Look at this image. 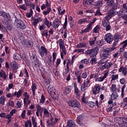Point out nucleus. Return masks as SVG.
I'll list each match as a JSON object with an SVG mask.
<instances>
[{
	"label": "nucleus",
	"mask_w": 127,
	"mask_h": 127,
	"mask_svg": "<svg viewBox=\"0 0 127 127\" xmlns=\"http://www.w3.org/2000/svg\"><path fill=\"white\" fill-rule=\"evenodd\" d=\"M16 109H12V110H11V111L9 113V115H10V116H11L12 117H13V114H16Z\"/></svg>",
	"instance_id": "nucleus-63"
},
{
	"label": "nucleus",
	"mask_w": 127,
	"mask_h": 127,
	"mask_svg": "<svg viewBox=\"0 0 127 127\" xmlns=\"http://www.w3.org/2000/svg\"><path fill=\"white\" fill-rule=\"evenodd\" d=\"M56 57H57L56 53L54 52L53 53V63H54L55 62V61L56 60Z\"/></svg>",
	"instance_id": "nucleus-64"
},
{
	"label": "nucleus",
	"mask_w": 127,
	"mask_h": 127,
	"mask_svg": "<svg viewBox=\"0 0 127 127\" xmlns=\"http://www.w3.org/2000/svg\"><path fill=\"white\" fill-rule=\"evenodd\" d=\"M87 86L86 85L85 82H83V83L81 85V91H85V90H86V88H87Z\"/></svg>",
	"instance_id": "nucleus-58"
},
{
	"label": "nucleus",
	"mask_w": 127,
	"mask_h": 127,
	"mask_svg": "<svg viewBox=\"0 0 127 127\" xmlns=\"http://www.w3.org/2000/svg\"><path fill=\"white\" fill-rule=\"evenodd\" d=\"M61 64V59H57L56 63V68H58V66Z\"/></svg>",
	"instance_id": "nucleus-54"
},
{
	"label": "nucleus",
	"mask_w": 127,
	"mask_h": 127,
	"mask_svg": "<svg viewBox=\"0 0 127 127\" xmlns=\"http://www.w3.org/2000/svg\"><path fill=\"white\" fill-rule=\"evenodd\" d=\"M68 20L67 19V17H65V21L64 22L63 25V29H64V30H67V23Z\"/></svg>",
	"instance_id": "nucleus-42"
},
{
	"label": "nucleus",
	"mask_w": 127,
	"mask_h": 127,
	"mask_svg": "<svg viewBox=\"0 0 127 127\" xmlns=\"http://www.w3.org/2000/svg\"><path fill=\"white\" fill-rule=\"evenodd\" d=\"M74 93L76 96H80V90H79V89L77 87V84H74Z\"/></svg>",
	"instance_id": "nucleus-34"
},
{
	"label": "nucleus",
	"mask_w": 127,
	"mask_h": 127,
	"mask_svg": "<svg viewBox=\"0 0 127 127\" xmlns=\"http://www.w3.org/2000/svg\"><path fill=\"white\" fill-rule=\"evenodd\" d=\"M22 95V90L20 89L18 91H15L13 95L11 93H8L6 94V97H7V98H11V97H13V96H14L15 97H16V98H19L20 97H21Z\"/></svg>",
	"instance_id": "nucleus-7"
},
{
	"label": "nucleus",
	"mask_w": 127,
	"mask_h": 127,
	"mask_svg": "<svg viewBox=\"0 0 127 127\" xmlns=\"http://www.w3.org/2000/svg\"><path fill=\"white\" fill-rule=\"evenodd\" d=\"M69 72H70V69H69V68L68 67L65 68V71L63 73V75L64 76V77H65V76H66V75H67V74H68Z\"/></svg>",
	"instance_id": "nucleus-50"
},
{
	"label": "nucleus",
	"mask_w": 127,
	"mask_h": 127,
	"mask_svg": "<svg viewBox=\"0 0 127 127\" xmlns=\"http://www.w3.org/2000/svg\"><path fill=\"white\" fill-rule=\"evenodd\" d=\"M26 6H30L31 5V3H30V0H24Z\"/></svg>",
	"instance_id": "nucleus-60"
},
{
	"label": "nucleus",
	"mask_w": 127,
	"mask_h": 127,
	"mask_svg": "<svg viewBox=\"0 0 127 127\" xmlns=\"http://www.w3.org/2000/svg\"><path fill=\"white\" fill-rule=\"evenodd\" d=\"M122 49H120L118 52L116 53L114 55H113L114 58H118L119 56H121V54H122Z\"/></svg>",
	"instance_id": "nucleus-40"
},
{
	"label": "nucleus",
	"mask_w": 127,
	"mask_h": 127,
	"mask_svg": "<svg viewBox=\"0 0 127 127\" xmlns=\"http://www.w3.org/2000/svg\"><path fill=\"white\" fill-rule=\"evenodd\" d=\"M86 46H87V44L84 42L79 43L76 45L77 48H84V47H86Z\"/></svg>",
	"instance_id": "nucleus-31"
},
{
	"label": "nucleus",
	"mask_w": 127,
	"mask_h": 127,
	"mask_svg": "<svg viewBox=\"0 0 127 127\" xmlns=\"http://www.w3.org/2000/svg\"><path fill=\"white\" fill-rule=\"evenodd\" d=\"M108 72H106L104 73L103 76H101L99 78L98 77L97 75H94V78H95L96 82H103L107 77H108Z\"/></svg>",
	"instance_id": "nucleus-10"
},
{
	"label": "nucleus",
	"mask_w": 127,
	"mask_h": 127,
	"mask_svg": "<svg viewBox=\"0 0 127 127\" xmlns=\"http://www.w3.org/2000/svg\"><path fill=\"white\" fill-rule=\"evenodd\" d=\"M5 102V98H4V96H1L0 98V104H1V105H4Z\"/></svg>",
	"instance_id": "nucleus-51"
},
{
	"label": "nucleus",
	"mask_w": 127,
	"mask_h": 127,
	"mask_svg": "<svg viewBox=\"0 0 127 127\" xmlns=\"http://www.w3.org/2000/svg\"><path fill=\"white\" fill-rule=\"evenodd\" d=\"M50 11H51V8H48L47 11H43V14L44 15H47V14H49V13H50Z\"/></svg>",
	"instance_id": "nucleus-49"
},
{
	"label": "nucleus",
	"mask_w": 127,
	"mask_h": 127,
	"mask_svg": "<svg viewBox=\"0 0 127 127\" xmlns=\"http://www.w3.org/2000/svg\"><path fill=\"white\" fill-rule=\"evenodd\" d=\"M0 76L1 77V78H3L4 80H6V78H7V76L5 74V72L3 73L0 72Z\"/></svg>",
	"instance_id": "nucleus-53"
},
{
	"label": "nucleus",
	"mask_w": 127,
	"mask_h": 127,
	"mask_svg": "<svg viewBox=\"0 0 127 127\" xmlns=\"http://www.w3.org/2000/svg\"><path fill=\"white\" fill-rule=\"evenodd\" d=\"M36 108L39 112H41L42 113H43V112H44V109H46L44 107H41L40 105H37Z\"/></svg>",
	"instance_id": "nucleus-43"
},
{
	"label": "nucleus",
	"mask_w": 127,
	"mask_h": 127,
	"mask_svg": "<svg viewBox=\"0 0 127 127\" xmlns=\"http://www.w3.org/2000/svg\"><path fill=\"white\" fill-rule=\"evenodd\" d=\"M101 57L103 59H107V58H111V54H110L109 50L107 49L103 50V53L101 54Z\"/></svg>",
	"instance_id": "nucleus-11"
},
{
	"label": "nucleus",
	"mask_w": 127,
	"mask_h": 127,
	"mask_svg": "<svg viewBox=\"0 0 127 127\" xmlns=\"http://www.w3.org/2000/svg\"><path fill=\"white\" fill-rule=\"evenodd\" d=\"M111 90H112V92H115V91L117 90V87L116 86V85L112 84Z\"/></svg>",
	"instance_id": "nucleus-61"
},
{
	"label": "nucleus",
	"mask_w": 127,
	"mask_h": 127,
	"mask_svg": "<svg viewBox=\"0 0 127 127\" xmlns=\"http://www.w3.org/2000/svg\"><path fill=\"white\" fill-rule=\"evenodd\" d=\"M127 11L121 9V10L119 11V17H127Z\"/></svg>",
	"instance_id": "nucleus-23"
},
{
	"label": "nucleus",
	"mask_w": 127,
	"mask_h": 127,
	"mask_svg": "<svg viewBox=\"0 0 127 127\" xmlns=\"http://www.w3.org/2000/svg\"><path fill=\"white\" fill-rule=\"evenodd\" d=\"M59 47L61 49H64L65 48V45H64V42L62 39L59 40Z\"/></svg>",
	"instance_id": "nucleus-29"
},
{
	"label": "nucleus",
	"mask_w": 127,
	"mask_h": 127,
	"mask_svg": "<svg viewBox=\"0 0 127 127\" xmlns=\"http://www.w3.org/2000/svg\"><path fill=\"white\" fill-rule=\"evenodd\" d=\"M111 78H112L111 81H115V80H117V79L119 78V75L113 74L112 75Z\"/></svg>",
	"instance_id": "nucleus-59"
},
{
	"label": "nucleus",
	"mask_w": 127,
	"mask_h": 127,
	"mask_svg": "<svg viewBox=\"0 0 127 127\" xmlns=\"http://www.w3.org/2000/svg\"><path fill=\"white\" fill-rule=\"evenodd\" d=\"M25 45H26V47H28L29 48H31L32 46H33V42L32 41H26L25 42Z\"/></svg>",
	"instance_id": "nucleus-28"
},
{
	"label": "nucleus",
	"mask_w": 127,
	"mask_h": 127,
	"mask_svg": "<svg viewBox=\"0 0 127 127\" xmlns=\"http://www.w3.org/2000/svg\"><path fill=\"white\" fill-rule=\"evenodd\" d=\"M47 63L48 64L50 67L53 66L54 63H53V60H52V56L49 55L47 56Z\"/></svg>",
	"instance_id": "nucleus-20"
},
{
	"label": "nucleus",
	"mask_w": 127,
	"mask_h": 127,
	"mask_svg": "<svg viewBox=\"0 0 127 127\" xmlns=\"http://www.w3.org/2000/svg\"><path fill=\"white\" fill-rule=\"evenodd\" d=\"M54 73L56 77H59L60 76V72L57 69L54 70Z\"/></svg>",
	"instance_id": "nucleus-62"
},
{
	"label": "nucleus",
	"mask_w": 127,
	"mask_h": 127,
	"mask_svg": "<svg viewBox=\"0 0 127 127\" xmlns=\"http://www.w3.org/2000/svg\"><path fill=\"white\" fill-rule=\"evenodd\" d=\"M10 66L11 69H12L13 71H16L17 69H18V64L15 61H13L10 63Z\"/></svg>",
	"instance_id": "nucleus-17"
},
{
	"label": "nucleus",
	"mask_w": 127,
	"mask_h": 127,
	"mask_svg": "<svg viewBox=\"0 0 127 127\" xmlns=\"http://www.w3.org/2000/svg\"><path fill=\"white\" fill-rule=\"evenodd\" d=\"M42 36H46V37H48V30L46 29L43 31L42 33Z\"/></svg>",
	"instance_id": "nucleus-52"
},
{
	"label": "nucleus",
	"mask_w": 127,
	"mask_h": 127,
	"mask_svg": "<svg viewBox=\"0 0 127 127\" xmlns=\"http://www.w3.org/2000/svg\"><path fill=\"white\" fill-rule=\"evenodd\" d=\"M23 73L25 75V76H24V77L27 78V79H29V73H28V71L27 70V69L26 68H25L24 69Z\"/></svg>",
	"instance_id": "nucleus-45"
},
{
	"label": "nucleus",
	"mask_w": 127,
	"mask_h": 127,
	"mask_svg": "<svg viewBox=\"0 0 127 127\" xmlns=\"http://www.w3.org/2000/svg\"><path fill=\"white\" fill-rule=\"evenodd\" d=\"M22 58L27 66H30V61L28 60V57L26 56V55L23 54L22 55Z\"/></svg>",
	"instance_id": "nucleus-15"
},
{
	"label": "nucleus",
	"mask_w": 127,
	"mask_h": 127,
	"mask_svg": "<svg viewBox=\"0 0 127 127\" xmlns=\"http://www.w3.org/2000/svg\"><path fill=\"white\" fill-rule=\"evenodd\" d=\"M104 1L107 2L106 4L108 7L110 8L109 13L113 12V13H114V15L118 14V11H116L118 7L116 6H115V1L114 0H104Z\"/></svg>",
	"instance_id": "nucleus-2"
},
{
	"label": "nucleus",
	"mask_w": 127,
	"mask_h": 127,
	"mask_svg": "<svg viewBox=\"0 0 127 127\" xmlns=\"http://www.w3.org/2000/svg\"><path fill=\"white\" fill-rule=\"evenodd\" d=\"M99 31H100V26L97 25L93 29V32L94 33H98Z\"/></svg>",
	"instance_id": "nucleus-46"
},
{
	"label": "nucleus",
	"mask_w": 127,
	"mask_h": 127,
	"mask_svg": "<svg viewBox=\"0 0 127 127\" xmlns=\"http://www.w3.org/2000/svg\"><path fill=\"white\" fill-rule=\"evenodd\" d=\"M56 90L52 86L50 85L48 87V92L50 94L51 97L54 99V100H56L57 99V95L55 93Z\"/></svg>",
	"instance_id": "nucleus-6"
},
{
	"label": "nucleus",
	"mask_w": 127,
	"mask_h": 127,
	"mask_svg": "<svg viewBox=\"0 0 127 127\" xmlns=\"http://www.w3.org/2000/svg\"><path fill=\"white\" fill-rule=\"evenodd\" d=\"M117 120H119V121H122V124H121V125H124V124H126L127 125V119L126 118L121 117L117 118Z\"/></svg>",
	"instance_id": "nucleus-37"
},
{
	"label": "nucleus",
	"mask_w": 127,
	"mask_h": 127,
	"mask_svg": "<svg viewBox=\"0 0 127 127\" xmlns=\"http://www.w3.org/2000/svg\"><path fill=\"white\" fill-rule=\"evenodd\" d=\"M67 126L68 127H75V123H74V121L69 120L67 122Z\"/></svg>",
	"instance_id": "nucleus-32"
},
{
	"label": "nucleus",
	"mask_w": 127,
	"mask_h": 127,
	"mask_svg": "<svg viewBox=\"0 0 127 127\" xmlns=\"http://www.w3.org/2000/svg\"><path fill=\"white\" fill-rule=\"evenodd\" d=\"M32 122L33 127H37V122L34 117H32Z\"/></svg>",
	"instance_id": "nucleus-47"
},
{
	"label": "nucleus",
	"mask_w": 127,
	"mask_h": 127,
	"mask_svg": "<svg viewBox=\"0 0 127 127\" xmlns=\"http://www.w3.org/2000/svg\"><path fill=\"white\" fill-rule=\"evenodd\" d=\"M37 90V84L35 82L32 83L31 90L32 92L33 96H35V90Z\"/></svg>",
	"instance_id": "nucleus-22"
},
{
	"label": "nucleus",
	"mask_w": 127,
	"mask_h": 127,
	"mask_svg": "<svg viewBox=\"0 0 127 127\" xmlns=\"http://www.w3.org/2000/svg\"><path fill=\"white\" fill-rule=\"evenodd\" d=\"M95 16H97V15H103V14L101 13V10L100 8L97 9L96 12L94 14Z\"/></svg>",
	"instance_id": "nucleus-56"
},
{
	"label": "nucleus",
	"mask_w": 127,
	"mask_h": 127,
	"mask_svg": "<svg viewBox=\"0 0 127 127\" xmlns=\"http://www.w3.org/2000/svg\"><path fill=\"white\" fill-rule=\"evenodd\" d=\"M105 3V0L104 1V0H99L96 2V4L98 6H102V5H104Z\"/></svg>",
	"instance_id": "nucleus-36"
},
{
	"label": "nucleus",
	"mask_w": 127,
	"mask_h": 127,
	"mask_svg": "<svg viewBox=\"0 0 127 127\" xmlns=\"http://www.w3.org/2000/svg\"><path fill=\"white\" fill-rule=\"evenodd\" d=\"M30 59L31 61L33 62V66L36 69H39L40 67V63H39V60L37 58V56L35 54L31 52L29 53Z\"/></svg>",
	"instance_id": "nucleus-3"
},
{
	"label": "nucleus",
	"mask_w": 127,
	"mask_h": 127,
	"mask_svg": "<svg viewBox=\"0 0 127 127\" xmlns=\"http://www.w3.org/2000/svg\"><path fill=\"white\" fill-rule=\"evenodd\" d=\"M67 104L69 107L71 108H77L79 109L80 108V102L77 100H72L68 101Z\"/></svg>",
	"instance_id": "nucleus-5"
},
{
	"label": "nucleus",
	"mask_w": 127,
	"mask_h": 127,
	"mask_svg": "<svg viewBox=\"0 0 127 127\" xmlns=\"http://www.w3.org/2000/svg\"><path fill=\"white\" fill-rule=\"evenodd\" d=\"M44 117H49V111L46 108L44 111Z\"/></svg>",
	"instance_id": "nucleus-55"
},
{
	"label": "nucleus",
	"mask_w": 127,
	"mask_h": 127,
	"mask_svg": "<svg viewBox=\"0 0 127 127\" xmlns=\"http://www.w3.org/2000/svg\"><path fill=\"white\" fill-rule=\"evenodd\" d=\"M72 90V86H68L65 87V94H70Z\"/></svg>",
	"instance_id": "nucleus-38"
},
{
	"label": "nucleus",
	"mask_w": 127,
	"mask_h": 127,
	"mask_svg": "<svg viewBox=\"0 0 127 127\" xmlns=\"http://www.w3.org/2000/svg\"><path fill=\"white\" fill-rule=\"evenodd\" d=\"M2 16L4 17V18H6V19H8V20H10V15H9V13H8L6 12H3V14L2 15Z\"/></svg>",
	"instance_id": "nucleus-30"
},
{
	"label": "nucleus",
	"mask_w": 127,
	"mask_h": 127,
	"mask_svg": "<svg viewBox=\"0 0 127 127\" xmlns=\"http://www.w3.org/2000/svg\"><path fill=\"white\" fill-rule=\"evenodd\" d=\"M13 58L14 60H16L17 61H20L21 60V55L17 53H15L13 55Z\"/></svg>",
	"instance_id": "nucleus-26"
},
{
	"label": "nucleus",
	"mask_w": 127,
	"mask_h": 127,
	"mask_svg": "<svg viewBox=\"0 0 127 127\" xmlns=\"http://www.w3.org/2000/svg\"><path fill=\"white\" fill-rule=\"evenodd\" d=\"M32 127V123H31V120H28L27 122H25V127Z\"/></svg>",
	"instance_id": "nucleus-41"
},
{
	"label": "nucleus",
	"mask_w": 127,
	"mask_h": 127,
	"mask_svg": "<svg viewBox=\"0 0 127 127\" xmlns=\"http://www.w3.org/2000/svg\"><path fill=\"white\" fill-rule=\"evenodd\" d=\"M61 23V21L58 18H56L53 22V27L54 28H58L60 26V24Z\"/></svg>",
	"instance_id": "nucleus-14"
},
{
	"label": "nucleus",
	"mask_w": 127,
	"mask_h": 127,
	"mask_svg": "<svg viewBox=\"0 0 127 127\" xmlns=\"http://www.w3.org/2000/svg\"><path fill=\"white\" fill-rule=\"evenodd\" d=\"M100 90L101 87H100V84H95L94 88L92 89V93L93 95H97V94H99Z\"/></svg>",
	"instance_id": "nucleus-13"
},
{
	"label": "nucleus",
	"mask_w": 127,
	"mask_h": 127,
	"mask_svg": "<svg viewBox=\"0 0 127 127\" xmlns=\"http://www.w3.org/2000/svg\"><path fill=\"white\" fill-rule=\"evenodd\" d=\"M83 115H79L77 117L76 123L79 126H82L83 125Z\"/></svg>",
	"instance_id": "nucleus-24"
},
{
	"label": "nucleus",
	"mask_w": 127,
	"mask_h": 127,
	"mask_svg": "<svg viewBox=\"0 0 127 127\" xmlns=\"http://www.w3.org/2000/svg\"><path fill=\"white\" fill-rule=\"evenodd\" d=\"M41 49L42 51H39V54L41 57H43L44 56V54H45V55H47L48 52L46 48L44 47L43 46H42L41 47Z\"/></svg>",
	"instance_id": "nucleus-16"
},
{
	"label": "nucleus",
	"mask_w": 127,
	"mask_h": 127,
	"mask_svg": "<svg viewBox=\"0 0 127 127\" xmlns=\"http://www.w3.org/2000/svg\"><path fill=\"white\" fill-rule=\"evenodd\" d=\"M92 1V0H86L82 2V5L84 7H89V6H92V5H95V4Z\"/></svg>",
	"instance_id": "nucleus-12"
},
{
	"label": "nucleus",
	"mask_w": 127,
	"mask_h": 127,
	"mask_svg": "<svg viewBox=\"0 0 127 127\" xmlns=\"http://www.w3.org/2000/svg\"><path fill=\"white\" fill-rule=\"evenodd\" d=\"M105 38V41L108 43H109V44H112V42H113V40H114V36H113V34L109 33L106 34Z\"/></svg>",
	"instance_id": "nucleus-8"
},
{
	"label": "nucleus",
	"mask_w": 127,
	"mask_h": 127,
	"mask_svg": "<svg viewBox=\"0 0 127 127\" xmlns=\"http://www.w3.org/2000/svg\"><path fill=\"white\" fill-rule=\"evenodd\" d=\"M88 105L89 106V107H90V108H94V107H95V106H96L97 107H98V108H99V101H98V100H96L95 101V103L93 102V101H90L89 102H88Z\"/></svg>",
	"instance_id": "nucleus-21"
},
{
	"label": "nucleus",
	"mask_w": 127,
	"mask_h": 127,
	"mask_svg": "<svg viewBox=\"0 0 127 127\" xmlns=\"http://www.w3.org/2000/svg\"><path fill=\"white\" fill-rule=\"evenodd\" d=\"M82 102L84 103V104H88V100H87V98H85V93L83 94Z\"/></svg>",
	"instance_id": "nucleus-57"
},
{
	"label": "nucleus",
	"mask_w": 127,
	"mask_h": 127,
	"mask_svg": "<svg viewBox=\"0 0 127 127\" xmlns=\"http://www.w3.org/2000/svg\"><path fill=\"white\" fill-rule=\"evenodd\" d=\"M44 23L45 25H46L48 28H50V26H49V21L47 18H45V20L44 21Z\"/></svg>",
	"instance_id": "nucleus-48"
},
{
	"label": "nucleus",
	"mask_w": 127,
	"mask_h": 127,
	"mask_svg": "<svg viewBox=\"0 0 127 127\" xmlns=\"http://www.w3.org/2000/svg\"><path fill=\"white\" fill-rule=\"evenodd\" d=\"M98 52H99V48L98 47H96L93 49H91L86 51L85 54L87 56H89L91 58H93V57L97 56Z\"/></svg>",
	"instance_id": "nucleus-4"
},
{
	"label": "nucleus",
	"mask_w": 127,
	"mask_h": 127,
	"mask_svg": "<svg viewBox=\"0 0 127 127\" xmlns=\"http://www.w3.org/2000/svg\"><path fill=\"white\" fill-rule=\"evenodd\" d=\"M90 64L92 65H95V64H97L98 63L97 62V59L96 58H92L91 60L90 61Z\"/></svg>",
	"instance_id": "nucleus-44"
},
{
	"label": "nucleus",
	"mask_w": 127,
	"mask_h": 127,
	"mask_svg": "<svg viewBox=\"0 0 127 127\" xmlns=\"http://www.w3.org/2000/svg\"><path fill=\"white\" fill-rule=\"evenodd\" d=\"M45 96H44V94H42L41 96V98L40 99V104L41 105H43L45 103Z\"/></svg>",
	"instance_id": "nucleus-33"
},
{
	"label": "nucleus",
	"mask_w": 127,
	"mask_h": 127,
	"mask_svg": "<svg viewBox=\"0 0 127 127\" xmlns=\"http://www.w3.org/2000/svg\"><path fill=\"white\" fill-rule=\"evenodd\" d=\"M119 97V95H118V93L117 92H113L111 95V98L112 100H116Z\"/></svg>",
	"instance_id": "nucleus-39"
},
{
	"label": "nucleus",
	"mask_w": 127,
	"mask_h": 127,
	"mask_svg": "<svg viewBox=\"0 0 127 127\" xmlns=\"http://www.w3.org/2000/svg\"><path fill=\"white\" fill-rule=\"evenodd\" d=\"M127 46V40L123 41L122 43L120 49H122V50H125V48H126Z\"/></svg>",
	"instance_id": "nucleus-35"
},
{
	"label": "nucleus",
	"mask_w": 127,
	"mask_h": 127,
	"mask_svg": "<svg viewBox=\"0 0 127 127\" xmlns=\"http://www.w3.org/2000/svg\"><path fill=\"white\" fill-rule=\"evenodd\" d=\"M91 21H89V19L88 18H82L80 19H79L77 21V23L78 24H85V23H89Z\"/></svg>",
	"instance_id": "nucleus-19"
},
{
	"label": "nucleus",
	"mask_w": 127,
	"mask_h": 127,
	"mask_svg": "<svg viewBox=\"0 0 127 127\" xmlns=\"http://www.w3.org/2000/svg\"><path fill=\"white\" fill-rule=\"evenodd\" d=\"M16 26L18 28H20V29H25L26 28V26L24 24V22L19 19H18L16 21Z\"/></svg>",
	"instance_id": "nucleus-9"
},
{
	"label": "nucleus",
	"mask_w": 127,
	"mask_h": 127,
	"mask_svg": "<svg viewBox=\"0 0 127 127\" xmlns=\"http://www.w3.org/2000/svg\"><path fill=\"white\" fill-rule=\"evenodd\" d=\"M40 21H42V19H41V17H39L37 18H34L32 23L34 26H37V24H38Z\"/></svg>",
	"instance_id": "nucleus-27"
},
{
	"label": "nucleus",
	"mask_w": 127,
	"mask_h": 127,
	"mask_svg": "<svg viewBox=\"0 0 127 127\" xmlns=\"http://www.w3.org/2000/svg\"><path fill=\"white\" fill-rule=\"evenodd\" d=\"M119 72L122 73V75L124 76H126L127 74V67L121 66L119 69Z\"/></svg>",
	"instance_id": "nucleus-18"
},
{
	"label": "nucleus",
	"mask_w": 127,
	"mask_h": 127,
	"mask_svg": "<svg viewBox=\"0 0 127 127\" xmlns=\"http://www.w3.org/2000/svg\"><path fill=\"white\" fill-rule=\"evenodd\" d=\"M113 16H115V14L114 12H111V13H109L106 17V19L102 22V24L104 27H105L106 31H109L111 30V25L110 24V22L109 20L113 17Z\"/></svg>",
	"instance_id": "nucleus-1"
},
{
	"label": "nucleus",
	"mask_w": 127,
	"mask_h": 127,
	"mask_svg": "<svg viewBox=\"0 0 127 127\" xmlns=\"http://www.w3.org/2000/svg\"><path fill=\"white\" fill-rule=\"evenodd\" d=\"M23 96L25 97V98L23 99V103L24 106H25L26 105L27 100H29V94H28V93L27 92H24Z\"/></svg>",
	"instance_id": "nucleus-25"
}]
</instances>
